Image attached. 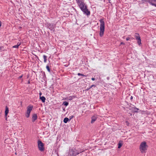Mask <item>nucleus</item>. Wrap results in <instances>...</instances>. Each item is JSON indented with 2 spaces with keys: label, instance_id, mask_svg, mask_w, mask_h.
I'll return each mask as SVG.
<instances>
[{
  "label": "nucleus",
  "instance_id": "1",
  "mask_svg": "<svg viewBox=\"0 0 156 156\" xmlns=\"http://www.w3.org/2000/svg\"><path fill=\"white\" fill-rule=\"evenodd\" d=\"M77 4L81 10L84 14L87 15H90V11L88 10L87 5L84 3L83 1H82Z\"/></svg>",
  "mask_w": 156,
  "mask_h": 156
},
{
  "label": "nucleus",
  "instance_id": "2",
  "mask_svg": "<svg viewBox=\"0 0 156 156\" xmlns=\"http://www.w3.org/2000/svg\"><path fill=\"white\" fill-rule=\"evenodd\" d=\"M99 21L100 23L99 34L101 37H102L103 35L104 32L105 23L103 19H100Z\"/></svg>",
  "mask_w": 156,
  "mask_h": 156
},
{
  "label": "nucleus",
  "instance_id": "3",
  "mask_svg": "<svg viewBox=\"0 0 156 156\" xmlns=\"http://www.w3.org/2000/svg\"><path fill=\"white\" fill-rule=\"evenodd\" d=\"M147 145L145 141L142 142L140 144L139 147L140 150L141 152L144 153L145 152V151L147 149Z\"/></svg>",
  "mask_w": 156,
  "mask_h": 156
},
{
  "label": "nucleus",
  "instance_id": "4",
  "mask_svg": "<svg viewBox=\"0 0 156 156\" xmlns=\"http://www.w3.org/2000/svg\"><path fill=\"white\" fill-rule=\"evenodd\" d=\"M79 153V152L77 151L75 149L73 148L69 149L68 156H76Z\"/></svg>",
  "mask_w": 156,
  "mask_h": 156
},
{
  "label": "nucleus",
  "instance_id": "5",
  "mask_svg": "<svg viewBox=\"0 0 156 156\" xmlns=\"http://www.w3.org/2000/svg\"><path fill=\"white\" fill-rule=\"evenodd\" d=\"M38 147L39 150L41 151H44V144L41 141H38Z\"/></svg>",
  "mask_w": 156,
  "mask_h": 156
},
{
  "label": "nucleus",
  "instance_id": "6",
  "mask_svg": "<svg viewBox=\"0 0 156 156\" xmlns=\"http://www.w3.org/2000/svg\"><path fill=\"white\" fill-rule=\"evenodd\" d=\"M37 116L36 114H34L32 116V121L34 122L37 119Z\"/></svg>",
  "mask_w": 156,
  "mask_h": 156
},
{
  "label": "nucleus",
  "instance_id": "7",
  "mask_svg": "<svg viewBox=\"0 0 156 156\" xmlns=\"http://www.w3.org/2000/svg\"><path fill=\"white\" fill-rule=\"evenodd\" d=\"M97 119V117L96 116H93L91 118V123H93Z\"/></svg>",
  "mask_w": 156,
  "mask_h": 156
},
{
  "label": "nucleus",
  "instance_id": "8",
  "mask_svg": "<svg viewBox=\"0 0 156 156\" xmlns=\"http://www.w3.org/2000/svg\"><path fill=\"white\" fill-rule=\"evenodd\" d=\"M54 27V26L52 24H49L48 26V28L51 30H53Z\"/></svg>",
  "mask_w": 156,
  "mask_h": 156
},
{
  "label": "nucleus",
  "instance_id": "9",
  "mask_svg": "<svg viewBox=\"0 0 156 156\" xmlns=\"http://www.w3.org/2000/svg\"><path fill=\"white\" fill-rule=\"evenodd\" d=\"M9 108L7 106H6L5 107V116L6 117L7 115V114L9 113Z\"/></svg>",
  "mask_w": 156,
  "mask_h": 156
},
{
  "label": "nucleus",
  "instance_id": "10",
  "mask_svg": "<svg viewBox=\"0 0 156 156\" xmlns=\"http://www.w3.org/2000/svg\"><path fill=\"white\" fill-rule=\"evenodd\" d=\"M33 108V106H28L27 107V111L28 112H30L31 111H32V108Z\"/></svg>",
  "mask_w": 156,
  "mask_h": 156
},
{
  "label": "nucleus",
  "instance_id": "11",
  "mask_svg": "<svg viewBox=\"0 0 156 156\" xmlns=\"http://www.w3.org/2000/svg\"><path fill=\"white\" fill-rule=\"evenodd\" d=\"M40 99L43 102H44L45 100V98L44 96L40 97Z\"/></svg>",
  "mask_w": 156,
  "mask_h": 156
},
{
  "label": "nucleus",
  "instance_id": "12",
  "mask_svg": "<svg viewBox=\"0 0 156 156\" xmlns=\"http://www.w3.org/2000/svg\"><path fill=\"white\" fill-rule=\"evenodd\" d=\"M20 45V43H18L17 44L13 46H12V48H18L19 46Z\"/></svg>",
  "mask_w": 156,
  "mask_h": 156
},
{
  "label": "nucleus",
  "instance_id": "13",
  "mask_svg": "<svg viewBox=\"0 0 156 156\" xmlns=\"http://www.w3.org/2000/svg\"><path fill=\"white\" fill-rule=\"evenodd\" d=\"M135 37L136 39V40H138V39H139V38H140V37L139 34H137V33L135 34Z\"/></svg>",
  "mask_w": 156,
  "mask_h": 156
},
{
  "label": "nucleus",
  "instance_id": "14",
  "mask_svg": "<svg viewBox=\"0 0 156 156\" xmlns=\"http://www.w3.org/2000/svg\"><path fill=\"white\" fill-rule=\"evenodd\" d=\"M122 141H120L118 144V148H120L122 146Z\"/></svg>",
  "mask_w": 156,
  "mask_h": 156
},
{
  "label": "nucleus",
  "instance_id": "15",
  "mask_svg": "<svg viewBox=\"0 0 156 156\" xmlns=\"http://www.w3.org/2000/svg\"><path fill=\"white\" fill-rule=\"evenodd\" d=\"M69 120V119L68 118L66 117L64 119L63 122L64 123H66Z\"/></svg>",
  "mask_w": 156,
  "mask_h": 156
},
{
  "label": "nucleus",
  "instance_id": "16",
  "mask_svg": "<svg viewBox=\"0 0 156 156\" xmlns=\"http://www.w3.org/2000/svg\"><path fill=\"white\" fill-rule=\"evenodd\" d=\"M30 113V112H27L26 115V116L28 118L29 117Z\"/></svg>",
  "mask_w": 156,
  "mask_h": 156
},
{
  "label": "nucleus",
  "instance_id": "17",
  "mask_svg": "<svg viewBox=\"0 0 156 156\" xmlns=\"http://www.w3.org/2000/svg\"><path fill=\"white\" fill-rule=\"evenodd\" d=\"M137 40L138 41L137 43H138V44L139 45H140L141 44V40L140 38H139V39Z\"/></svg>",
  "mask_w": 156,
  "mask_h": 156
},
{
  "label": "nucleus",
  "instance_id": "18",
  "mask_svg": "<svg viewBox=\"0 0 156 156\" xmlns=\"http://www.w3.org/2000/svg\"><path fill=\"white\" fill-rule=\"evenodd\" d=\"M43 58H44V62H46L47 60V57L45 55H43Z\"/></svg>",
  "mask_w": 156,
  "mask_h": 156
},
{
  "label": "nucleus",
  "instance_id": "19",
  "mask_svg": "<svg viewBox=\"0 0 156 156\" xmlns=\"http://www.w3.org/2000/svg\"><path fill=\"white\" fill-rule=\"evenodd\" d=\"M78 76H85V77H86L87 76L86 75H84L83 74H82V73H78Z\"/></svg>",
  "mask_w": 156,
  "mask_h": 156
},
{
  "label": "nucleus",
  "instance_id": "20",
  "mask_svg": "<svg viewBox=\"0 0 156 156\" xmlns=\"http://www.w3.org/2000/svg\"><path fill=\"white\" fill-rule=\"evenodd\" d=\"M68 103L67 102H64L63 103V104L66 106H67L68 105Z\"/></svg>",
  "mask_w": 156,
  "mask_h": 156
},
{
  "label": "nucleus",
  "instance_id": "21",
  "mask_svg": "<svg viewBox=\"0 0 156 156\" xmlns=\"http://www.w3.org/2000/svg\"><path fill=\"white\" fill-rule=\"evenodd\" d=\"M46 69L49 72H50V69L48 66H47L46 67Z\"/></svg>",
  "mask_w": 156,
  "mask_h": 156
},
{
  "label": "nucleus",
  "instance_id": "22",
  "mask_svg": "<svg viewBox=\"0 0 156 156\" xmlns=\"http://www.w3.org/2000/svg\"><path fill=\"white\" fill-rule=\"evenodd\" d=\"M76 2L77 4L80 3V2H82V1H83L82 0H76Z\"/></svg>",
  "mask_w": 156,
  "mask_h": 156
},
{
  "label": "nucleus",
  "instance_id": "23",
  "mask_svg": "<svg viewBox=\"0 0 156 156\" xmlns=\"http://www.w3.org/2000/svg\"><path fill=\"white\" fill-rule=\"evenodd\" d=\"M68 99L69 100H72L73 99V97H69L68 98Z\"/></svg>",
  "mask_w": 156,
  "mask_h": 156
},
{
  "label": "nucleus",
  "instance_id": "24",
  "mask_svg": "<svg viewBox=\"0 0 156 156\" xmlns=\"http://www.w3.org/2000/svg\"><path fill=\"white\" fill-rule=\"evenodd\" d=\"M151 4L153 5H154V6H155V7H156V4H155L154 3H151Z\"/></svg>",
  "mask_w": 156,
  "mask_h": 156
},
{
  "label": "nucleus",
  "instance_id": "25",
  "mask_svg": "<svg viewBox=\"0 0 156 156\" xmlns=\"http://www.w3.org/2000/svg\"><path fill=\"white\" fill-rule=\"evenodd\" d=\"M95 85H92L90 87L89 89H90L92 87H95Z\"/></svg>",
  "mask_w": 156,
  "mask_h": 156
},
{
  "label": "nucleus",
  "instance_id": "26",
  "mask_svg": "<svg viewBox=\"0 0 156 156\" xmlns=\"http://www.w3.org/2000/svg\"><path fill=\"white\" fill-rule=\"evenodd\" d=\"M73 116H71L69 117L70 118V120L71 119L73 118Z\"/></svg>",
  "mask_w": 156,
  "mask_h": 156
},
{
  "label": "nucleus",
  "instance_id": "27",
  "mask_svg": "<svg viewBox=\"0 0 156 156\" xmlns=\"http://www.w3.org/2000/svg\"><path fill=\"white\" fill-rule=\"evenodd\" d=\"M130 39V38L129 37H127L126 39V41H128Z\"/></svg>",
  "mask_w": 156,
  "mask_h": 156
},
{
  "label": "nucleus",
  "instance_id": "28",
  "mask_svg": "<svg viewBox=\"0 0 156 156\" xmlns=\"http://www.w3.org/2000/svg\"><path fill=\"white\" fill-rule=\"evenodd\" d=\"M91 80H93V81H94L95 80V79L94 78H91Z\"/></svg>",
  "mask_w": 156,
  "mask_h": 156
},
{
  "label": "nucleus",
  "instance_id": "29",
  "mask_svg": "<svg viewBox=\"0 0 156 156\" xmlns=\"http://www.w3.org/2000/svg\"><path fill=\"white\" fill-rule=\"evenodd\" d=\"M42 94L41 92H40L39 93L40 97H41V96L42 95Z\"/></svg>",
  "mask_w": 156,
  "mask_h": 156
},
{
  "label": "nucleus",
  "instance_id": "30",
  "mask_svg": "<svg viewBox=\"0 0 156 156\" xmlns=\"http://www.w3.org/2000/svg\"><path fill=\"white\" fill-rule=\"evenodd\" d=\"M125 44L123 42H121L120 43V44Z\"/></svg>",
  "mask_w": 156,
  "mask_h": 156
},
{
  "label": "nucleus",
  "instance_id": "31",
  "mask_svg": "<svg viewBox=\"0 0 156 156\" xmlns=\"http://www.w3.org/2000/svg\"><path fill=\"white\" fill-rule=\"evenodd\" d=\"M22 77V75L21 76H20L19 77V79H20V78H21Z\"/></svg>",
  "mask_w": 156,
  "mask_h": 156
},
{
  "label": "nucleus",
  "instance_id": "32",
  "mask_svg": "<svg viewBox=\"0 0 156 156\" xmlns=\"http://www.w3.org/2000/svg\"><path fill=\"white\" fill-rule=\"evenodd\" d=\"M133 98V97L132 96L131 97V99H132Z\"/></svg>",
  "mask_w": 156,
  "mask_h": 156
},
{
  "label": "nucleus",
  "instance_id": "33",
  "mask_svg": "<svg viewBox=\"0 0 156 156\" xmlns=\"http://www.w3.org/2000/svg\"><path fill=\"white\" fill-rule=\"evenodd\" d=\"M153 1H156V0H153Z\"/></svg>",
  "mask_w": 156,
  "mask_h": 156
},
{
  "label": "nucleus",
  "instance_id": "34",
  "mask_svg": "<svg viewBox=\"0 0 156 156\" xmlns=\"http://www.w3.org/2000/svg\"><path fill=\"white\" fill-rule=\"evenodd\" d=\"M15 154H16V153H15Z\"/></svg>",
  "mask_w": 156,
  "mask_h": 156
}]
</instances>
